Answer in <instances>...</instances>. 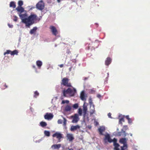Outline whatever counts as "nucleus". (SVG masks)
<instances>
[{
    "mask_svg": "<svg viewBox=\"0 0 150 150\" xmlns=\"http://www.w3.org/2000/svg\"><path fill=\"white\" fill-rule=\"evenodd\" d=\"M18 52L17 50H15L13 51H11V55H14L15 54L17 55Z\"/></svg>",
    "mask_w": 150,
    "mask_h": 150,
    "instance_id": "nucleus-26",
    "label": "nucleus"
},
{
    "mask_svg": "<svg viewBox=\"0 0 150 150\" xmlns=\"http://www.w3.org/2000/svg\"><path fill=\"white\" fill-rule=\"evenodd\" d=\"M39 93L37 91L35 92L34 96L35 97H36L37 96L39 95Z\"/></svg>",
    "mask_w": 150,
    "mask_h": 150,
    "instance_id": "nucleus-36",
    "label": "nucleus"
},
{
    "mask_svg": "<svg viewBox=\"0 0 150 150\" xmlns=\"http://www.w3.org/2000/svg\"><path fill=\"white\" fill-rule=\"evenodd\" d=\"M40 125L42 127H44L46 126L47 125L46 123L44 122H41L40 123Z\"/></svg>",
    "mask_w": 150,
    "mask_h": 150,
    "instance_id": "nucleus-27",
    "label": "nucleus"
},
{
    "mask_svg": "<svg viewBox=\"0 0 150 150\" xmlns=\"http://www.w3.org/2000/svg\"><path fill=\"white\" fill-rule=\"evenodd\" d=\"M127 134L126 133L125 131H124L123 130H122L121 132L118 133V136L122 135L123 136L125 137L127 135Z\"/></svg>",
    "mask_w": 150,
    "mask_h": 150,
    "instance_id": "nucleus-21",
    "label": "nucleus"
},
{
    "mask_svg": "<svg viewBox=\"0 0 150 150\" xmlns=\"http://www.w3.org/2000/svg\"><path fill=\"white\" fill-rule=\"evenodd\" d=\"M37 29V28L36 27H34L33 28L30 30V33L31 34H33L36 32Z\"/></svg>",
    "mask_w": 150,
    "mask_h": 150,
    "instance_id": "nucleus-22",
    "label": "nucleus"
},
{
    "mask_svg": "<svg viewBox=\"0 0 150 150\" xmlns=\"http://www.w3.org/2000/svg\"><path fill=\"white\" fill-rule=\"evenodd\" d=\"M71 107L69 105H67L65 108V110L66 111H69L71 110Z\"/></svg>",
    "mask_w": 150,
    "mask_h": 150,
    "instance_id": "nucleus-23",
    "label": "nucleus"
},
{
    "mask_svg": "<svg viewBox=\"0 0 150 150\" xmlns=\"http://www.w3.org/2000/svg\"><path fill=\"white\" fill-rule=\"evenodd\" d=\"M53 117V115L51 113H47L44 116L45 119L48 120L51 119Z\"/></svg>",
    "mask_w": 150,
    "mask_h": 150,
    "instance_id": "nucleus-11",
    "label": "nucleus"
},
{
    "mask_svg": "<svg viewBox=\"0 0 150 150\" xmlns=\"http://www.w3.org/2000/svg\"><path fill=\"white\" fill-rule=\"evenodd\" d=\"M16 10L18 12V14L21 22L24 23L26 27L30 28V25L34 23L38 17L35 14L31 13L28 17L27 12L22 7L18 6Z\"/></svg>",
    "mask_w": 150,
    "mask_h": 150,
    "instance_id": "nucleus-1",
    "label": "nucleus"
},
{
    "mask_svg": "<svg viewBox=\"0 0 150 150\" xmlns=\"http://www.w3.org/2000/svg\"><path fill=\"white\" fill-rule=\"evenodd\" d=\"M61 1V0H57V2H58V3H59L60 2V1Z\"/></svg>",
    "mask_w": 150,
    "mask_h": 150,
    "instance_id": "nucleus-50",
    "label": "nucleus"
},
{
    "mask_svg": "<svg viewBox=\"0 0 150 150\" xmlns=\"http://www.w3.org/2000/svg\"><path fill=\"white\" fill-rule=\"evenodd\" d=\"M59 66L60 67H63V64H61V65Z\"/></svg>",
    "mask_w": 150,
    "mask_h": 150,
    "instance_id": "nucleus-49",
    "label": "nucleus"
},
{
    "mask_svg": "<svg viewBox=\"0 0 150 150\" xmlns=\"http://www.w3.org/2000/svg\"><path fill=\"white\" fill-rule=\"evenodd\" d=\"M33 68H34L35 69V71L36 72H37L36 69V67L35 66V65H33Z\"/></svg>",
    "mask_w": 150,
    "mask_h": 150,
    "instance_id": "nucleus-46",
    "label": "nucleus"
},
{
    "mask_svg": "<svg viewBox=\"0 0 150 150\" xmlns=\"http://www.w3.org/2000/svg\"><path fill=\"white\" fill-rule=\"evenodd\" d=\"M62 123V120L60 119L58 121V123L59 124H61Z\"/></svg>",
    "mask_w": 150,
    "mask_h": 150,
    "instance_id": "nucleus-41",
    "label": "nucleus"
},
{
    "mask_svg": "<svg viewBox=\"0 0 150 150\" xmlns=\"http://www.w3.org/2000/svg\"><path fill=\"white\" fill-rule=\"evenodd\" d=\"M89 103L90 104V106L91 105H93V103H92V102L90 100L89 101Z\"/></svg>",
    "mask_w": 150,
    "mask_h": 150,
    "instance_id": "nucleus-45",
    "label": "nucleus"
},
{
    "mask_svg": "<svg viewBox=\"0 0 150 150\" xmlns=\"http://www.w3.org/2000/svg\"><path fill=\"white\" fill-rule=\"evenodd\" d=\"M117 130H118V129H117Z\"/></svg>",
    "mask_w": 150,
    "mask_h": 150,
    "instance_id": "nucleus-55",
    "label": "nucleus"
},
{
    "mask_svg": "<svg viewBox=\"0 0 150 150\" xmlns=\"http://www.w3.org/2000/svg\"><path fill=\"white\" fill-rule=\"evenodd\" d=\"M121 116H122V118H120L119 119V123L120 124H121L122 122L124 121V118H123L124 117H123L122 116V115H120L119 116V117H121ZM123 117H124V116H123Z\"/></svg>",
    "mask_w": 150,
    "mask_h": 150,
    "instance_id": "nucleus-28",
    "label": "nucleus"
},
{
    "mask_svg": "<svg viewBox=\"0 0 150 150\" xmlns=\"http://www.w3.org/2000/svg\"><path fill=\"white\" fill-rule=\"evenodd\" d=\"M117 141V140L115 139H114V141H113L114 145V149L115 150H120V149L118 148L119 146V145L116 143V142Z\"/></svg>",
    "mask_w": 150,
    "mask_h": 150,
    "instance_id": "nucleus-10",
    "label": "nucleus"
},
{
    "mask_svg": "<svg viewBox=\"0 0 150 150\" xmlns=\"http://www.w3.org/2000/svg\"><path fill=\"white\" fill-rule=\"evenodd\" d=\"M105 127L103 126L100 127L98 129V130L99 131V132L100 134L101 135H103V132L105 131Z\"/></svg>",
    "mask_w": 150,
    "mask_h": 150,
    "instance_id": "nucleus-16",
    "label": "nucleus"
},
{
    "mask_svg": "<svg viewBox=\"0 0 150 150\" xmlns=\"http://www.w3.org/2000/svg\"><path fill=\"white\" fill-rule=\"evenodd\" d=\"M69 102L68 100H63L62 101V104H68L69 103Z\"/></svg>",
    "mask_w": 150,
    "mask_h": 150,
    "instance_id": "nucleus-33",
    "label": "nucleus"
},
{
    "mask_svg": "<svg viewBox=\"0 0 150 150\" xmlns=\"http://www.w3.org/2000/svg\"><path fill=\"white\" fill-rule=\"evenodd\" d=\"M5 86H6V88L7 87V86H6V85H5Z\"/></svg>",
    "mask_w": 150,
    "mask_h": 150,
    "instance_id": "nucleus-54",
    "label": "nucleus"
},
{
    "mask_svg": "<svg viewBox=\"0 0 150 150\" xmlns=\"http://www.w3.org/2000/svg\"><path fill=\"white\" fill-rule=\"evenodd\" d=\"M44 134L45 135L49 137L50 135V132L49 131H44Z\"/></svg>",
    "mask_w": 150,
    "mask_h": 150,
    "instance_id": "nucleus-30",
    "label": "nucleus"
},
{
    "mask_svg": "<svg viewBox=\"0 0 150 150\" xmlns=\"http://www.w3.org/2000/svg\"><path fill=\"white\" fill-rule=\"evenodd\" d=\"M88 104L85 102H84L83 105V112L84 115V121L85 122H88L89 121L88 117L86 114V112L87 110Z\"/></svg>",
    "mask_w": 150,
    "mask_h": 150,
    "instance_id": "nucleus-3",
    "label": "nucleus"
},
{
    "mask_svg": "<svg viewBox=\"0 0 150 150\" xmlns=\"http://www.w3.org/2000/svg\"><path fill=\"white\" fill-rule=\"evenodd\" d=\"M53 137H56L58 139L59 142H60V139L62 138V134L59 132H57L53 134Z\"/></svg>",
    "mask_w": 150,
    "mask_h": 150,
    "instance_id": "nucleus-8",
    "label": "nucleus"
},
{
    "mask_svg": "<svg viewBox=\"0 0 150 150\" xmlns=\"http://www.w3.org/2000/svg\"><path fill=\"white\" fill-rule=\"evenodd\" d=\"M111 113H108V116L109 117L111 118Z\"/></svg>",
    "mask_w": 150,
    "mask_h": 150,
    "instance_id": "nucleus-44",
    "label": "nucleus"
},
{
    "mask_svg": "<svg viewBox=\"0 0 150 150\" xmlns=\"http://www.w3.org/2000/svg\"><path fill=\"white\" fill-rule=\"evenodd\" d=\"M128 120V122L129 124H131L132 123V121L130 118Z\"/></svg>",
    "mask_w": 150,
    "mask_h": 150,
    "instance_id": "nucleus-42",
    "label": "nucleus"
},
{
    "mask_svg": "<svg viewBox=\"0 0 150 150\" xmlns=\"http://www.w3.org/2000/svg\"><path fill=\"white\" fill-rule=\"evenodd\" d=\"M68 81L67 79L66 78H64L62 80V83L64 85L67 86H70V84H69L68 83Z\"/></svg>",
    "mask_w": 150,
    "mask_h": 150,
    "instance_id": "nucleus-13",
    "label": "nucleus"
},
{
    "mask_svg": "<svg viewBox=\"0 0 150 150\" xmlns=\"http://www.w3.org/2000/svg\"><path fill=\"white\" fill-rule=\"evenodd\" d=\"M27 8H28L29 10H31L32 8H34V7H31V6H28L27 7Z\"/></svg>",
    "mask_w": 150,
    "mask_h": 150,
    "instance_id": "nucleus-39",
    "label": "nucleus"
},
{
    "mask_svg": "<svg viewBox=\"0 0 150 150\" xmlns=\"http://www.w3.org/2000/svg\"><path fill=\"white\" fill-rule=\"evenodd\" d=\"M11 51L10 50H7V51H6V52H5L4 53V55H5L6 54H11Z\"/></svg>",
    "mask_w": 150,
    "mask_h": 150,
    "instance_id": "nucleus-34",
    "label": "nucleus"
},
{
    "mask_svg": "<svg viewBox=\"0 0 150 150\" xmlns=\"http://www.w3.org/2000/svg\"><path fill=\"white\" fill-rule=\"evenodd\" d=\"M95 110L94 109V105H91L90 106V112L91 115L94 113Z\"/></svg>",
    "mask_w": 150,
    "mask_h": 150,
    "instance_id": "nucleus-17",
    "label": "nucleus"
},
{
    "mask_svg": "<svg viewBox=\"0 0 150 150\" xmlns=\"http://www.w3.org/2000/svg\"><path fill=\"white\" fill-rule=\"evenodd\" d=\"M76 92V90L75 88L72 89L69 88L67 90H64L63 93L64 96L69 97L73 96Z\"/></svg>",
    "mask_w": 150,
    "mask_h": 150,
    "instance_id": "nucleus-2",
    "label": "nucleus"
},
{
    "mask_svg": "<svg viewBox=\"0 0 150 150\" xmlns=\"http://www.w3.org/2000/svg\"><path fill=\"white\" fill-rule=\"evenodd\" d=\"M63 119H64L63 125H64L65 126L66 125V122L67 120H66L65 118H64L63 117Z\"/></svg>",
    "mask_w": 150,
    "mask_h": 150,
    "instance_id": "nucleus-37",
    "label": "nucleus"
},
{
    "mask_svg": "<svg viewBox=\"0 0 150 150\" xmlns=\"http://www.w3.org/2000/svg\"><path fill=\"white\" fill-rule=\"evenodd\" d=\"M126 118L128 120L130 119V118L129 117V115H127V116H126Z\"/></svg>",
    "mask_w": 150,
    "mask_h": 150,
    "instance_id": "nucleus-47",
    "label": "nucleus"
},
{
    "mask_svg": "<svg viewBox=\"0 0 150 150\" xmlns=\"http://www.w3.org/2000/svg\"><path fill=\"white\" fill-rule=\"evenodd\" d=\"M91 127H89V128H91Z\"/></svg>",
    "mask_w": 150,
    "mask_h": 150,
    "instance_id": "nucleus-56",
    "label": "nucleus"
},
{
    "mask_svg": "<svg viewBox=\"0 0 150 150\" xmlns=\"http://www.w3.org/2000/svg\"><path fill=\"white\" fill-rule=\"evenodd\" d=\"M69 150H73L72 149H69Z\"/></svg>",
    "mask_w": 150,
    "mask_h": 150,
    "instance_id": "nucleus-53",
    "label": "nucleus"
},
{
    "mask_svg": "<svg viewBox=\"0 0 150 150\" xmlns=\"http://www.w3.org/2000/svg\"><path fill=\"white\" fill-rule=\"evenodd\" d=\"M111 61V59L109 57L107 58L106 60L105 61V64L106 65H108L110 64Z\"/></svg>",
    "mask_w": 150,
    "mask_h": 150,
    "instance_id": "nucleus-20",
    "label": "nucleus"
},
{
    "mask_svg": "<svg viewBox=\"0 0 150 150\" xmlns=\"http://www.w3.org/2000/svg\"><path fill=\"white\" fill-rule=\"evenodd\" d=\"M13 20L14 21L16 22L17 21L18 17L16 16H14L13 17Z\"/></svg>",
    "mask_w": 150,
    "mask_h": 150,
    "instance_id": "nucleus-32",
    "label": "nucleus"
},
{
    "mask_svg": "<svg viewBox=\"0 0 150 150\" xmlns=\"http://www.w3.org/2000/svg\"><path fill=\"white\" fill-rule=\"evenodd\" d=\"M97 96L98 98H100V97L101 96H100V95L98 94V95H97Z\"/></svg>",
    "mask_w": 150,
    "mask_h": 150,
    "instance_id": "nucleus-48",
    "label": "nucleus"
},
{
    "mask_svg": "<svg viewBox=\"0 0 150 150\" xmlns=\"http://www.w3.org/2000/svg\"><path fill=\"white\" fill-rule=\"evenodd\" d=\"M94 124L95 125H97L98 124V122L97 121H96L95 120L94 121Z\"/></svg>",
    "mask_w": 150,
    "mask_h": 150,
    "instance_id": "nucleus-43",
    "label": "nucleus"
},
{
    "mask_svg": "<svg viewBox=\"0 0 150 150\" xmlns=\"http://www.w3.org/2000/svg\"><path fill=\"white\" fill-rule=\"evenodd\" d=\"M78 113L79 114V115L80 116H81L82 114V109L81 108H79L78 110Z\"/></svg>",
    "mask_w": 150,
    "mask_h": 150,
    "instance_id": "nucleus-31",
    "label": "nucleus"
},
{
    "mask_svg": "<svg viewBox=\"0 0 150 150\" xmlns=\"http://www.w3.org/2000/svg\"><path fill=\"white\" fill-rule=\"evenodd\" d=\"M128 128L127 126H124L123 127V129L124 130H127L128 129Z\"/></svg>",
    "mask_w": 150,
    "mask_h": 150,
    "instance_id": "nucleus-38",
    "label": "nucleus"
},
{
    "mask_svg": "<svg viewBox=\"0 0 150 150\" xmlns=\"http://www.w3.org/2000/svg\"><path fill=\"white\" fill-rule=\"evenodd\" d=\"M61 147V145L60 144H54L52 145L51 147L53 149H58Z\"/></svg>",
    "mask_w": 150,
    "mask_h": 150,
    "instance_id": "nucleus-19",
    "label": "nucleus"
},
{
    "mask_svg": "<svg viewBox=\"0 0 150 150\" xmlns=\"http://www.w3.org/2000/svg\"><path fill=\"white\" fill-rule=\"evenodd\" d=\"M71 117L73 119L72 122L73 123L77 122L79 119L78 115L76 114H75L74 116H72Z\"/></svg>",
    "mask_w": 150,
    "mask_h": 150,
    "instance_id": "nucleus-6",
    "label": "nucleus"
},
{
    "mask_svg": "<svg viewBox=\"0 0 150 150\" xmlns=\"http://www.w3.org/2000/svg\"><path fill=\"white\" fill-rule=\"evenodd\" d=\"M66 137L67 139L69 141H71L74 139V137L73 134L67 132Z\"/></svg>",
    "mask_w": 150,
    "mask_h": 150,
    "instance_id": "nucleus-7",
    "label": "nucleus"
},
{
    "mask_svg": "<svg viewBox=\"0 0 150 150\" xmlns=\"http://www.w3.org/2000/svg\"><path fill=\"white\" fill-rule=\"evenodd\" d=\"M50 29L52 34L55 35H56L58 34V31L55 27L51 26L50 27Z\"/></svg>",
    "mask_w": 150,
    "mask_h": 150,
    "instance_id": "nucleus-9",
    "label": "nucleus"
},
{
    "mask_svg": "<svg viewBox=\"0 0 150 150\" xmlns=\"http://www.w3.org/2000/svg\"><path fill=\"white\" fill-rule=\"evenodd\" d=\"M36 64L38 69H40L42 65V62L40 60H38L36 62Z\"/></svg>",
    "mask_w": 150,
    "mask_h": 150,
    "instance_id": "nucleus-18",
    "label": "nucleus"
},
{
    "mask_svg": "<svg viewBox=\"0 0 150 150\" xmlns=\"http://www.w3.org/2000/svg\"><path fill=\"white\" fill-rule=\"evenodd\" d=\"M8 25L10 28H12L13 27V25H12L10 24L9 23L8 24Z\"/></svg>",
    "mask_w": 150,
    "mask_h": 150,
    "instance_id": "nucleus-40",
    "label": "nucleus"
},
{
    "mask_svg": "<svg viewBox=\"0 0 150 150\" xmlns=\"http://www.w3.org/2000/svg\"><path fill=\"white\" fill-rule=\"evenodd\" d=\"M86 97L87 96L85 94L84 91H82L81 93L80 98L81 99L83 100H85Z\"/></svg>",
    "mask_w": 150,
    "mask_h": 150,
    "instance_id": "nucleus-12",
    "label": "nucleus"
},
{
    "mask_svg": "<svg viewBox=\"0 0 150 150\" xmlns=\"http://www.w3.org/2000/svg\"><path fill=\"white\" fill-rule=\"evenodd\" d=\"M130 135L131 136H132V134H131V133L130 134Z\"/></svg>",
    "mask_w": 150,
    "mask_h": 150,
    "instance_id": "nucleus-52",
    "label": "nucleus"
},
{
    "mask_svg": "<svg viewBox=\"0 0 150 150\" xmlns=\"http://www.w3.org/2000/svg\"><path fill=\"white\" fill-rule=\"evenodd\" d=\"M103 135L105 136L103 139V140L105 143H106L107 142L111 143L112 142L114 141V139H111L110 135L109 134L106 133Z\"/></svg>",
    "mask_w": 150,
    "mask_h": 150,
    "instance_id": "nucleus-4",
    "label": "nucleus"
},
{
    "mask_svg": "<svg viewBox=\"0 0 150 150\" xmlns=\"http://www.w3.org/2000/svg\"><path fill=\"white\" fill-rule=\"evenodd\" d=\"M78 107V105L77 103L75 104L73 106V107L75 109L77 108Z\"/></svg>",
    "mask_w": 150,
    "mask_h": 150,
    "instance_id": "nucleus-35",
    "label": "nucleus"
},
{
    "mask_svg": "<svg viewBox=\"0 0 150 150\" xmlns=\"http://www.w3.org/2000/svg\"><path fill=\"white\" fill-rule=\"evenodd\" d=\"M36 8L38 9L42 10L44 9L45 6L44 4L42 1H39L36 4Z\"/></svg>",
    "mask_w": 150,
    "mask_h": 150,
    "instance_id": "nucleus-5",
    "label": "nucleus"
},
{
    "mask_svg": "<svg viewBox=\"0 0 150 150\" xmlns=\"http://www.w3.org/2000/svg\"><path fill=\"white\" fill-rule=\"evenodd\" d=\"M80 128V126L79 125L76 126L72 125L71 126L70 129L71 131L73 132L79 129Z\"/></svg>",
    "mask_w": 150,
    "mask_h": 150,
    "instance_id": "nucleus-14",
    "label": "nucleus"
},
{
    "mask_svg": "<svg viewBox=\"0 0 150 150\" xmlns=\"http://www.w3.org/2000/svg\"><path fill=\"white\" fill-rule=\"evenodd\" d=\"M127 139L126 138H122L120 140V142L124 145H127Z\"/></svg>",
    "mask_w": 150,
    "mask_h": 150,
    "instance_id": "nucleus-15",
    "label": "nucleus"
},
{
    "mask_svg": "<svg viewBox=\"0 0 150 150\" xmlns=\"http://www.w3.org/2000/svg\"><path fill=\"white\" fill-rule=\"evenodd\" d=\"M91 92L92 93H93L95 92V91H91Z\"/></svg>",
    "mask_w": 150,
    "mask_h": 150,
    "instance_id": "nucleus-51",
    "label": "nucleus"
},
{
    "mask_svg": "<svg viewBox=\"0 0 150 150\" xmlns=\"http://www.w3.org/2000/svg\"><path fill=\"white\" fill-rule=\"evenodd\" d=\"M18 6L21 7V6L23 4V2L21 0L19 1L18 2Z\"/></svg>",
    "mask_w": 150,
    "mask_h": 150,
    "instance_id": "nucleus-29",
    "label": "nucleus"
},
{
    "mask_svg": "<svg viewBox=\"0 0 150 150\" xmlns=\"http://www.w3.org/2000/svg\"><path fill=\"white\" fill-rule=\"evenodd\" d=\"M127 144L124 145L123 146L121 147V150H127Z\"/></svg>",
    "mask_w": 150,
    "mask_h": 150,
    "instance_id": "nucleus-25",
    "label": "nucleus"
},
{
    "mask_svg": "<svg viewBox=\"0 0 150 150\" xmlns=\"http://www.w3.org/2000/svg\"><path fill=\"white\" fill-rule=\"evenodd\" d=\"M10 6L11 7H12L13 8H15L16 6L15 3L13 1L11 2L10 4Z\"/></svg>",
    "mask_w": 150,
    "mask_h": 150,
    "instance_id": "nucleus-24",
    "label": "nucleus"
}]
</instances>
